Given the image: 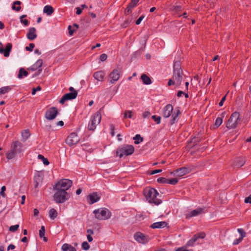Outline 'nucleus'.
I'll list each match as a JSON object with an SVG mask.
<instances>
[{"mask_svg": "<svg viewBox=\"0 0 251 251\" xmlns=\"http://www.w3.org/2000/svg\"><path fill=\"white\" fill-rule=\"evenodd\" d=\"M144 195L149 202L158 205L161 203V200L157 198L159 193L154 188L147 187L144 190Z\"/></svg>", "mask_w": 251, "mask_h": 251, "instance_id": "obj_1", "label": "nucleus"}, {"mask_svg": "<svg viewBox=\"0 0 251 251\" xmlns=\"http://www.w3.org/2000/svg\"><path fill=\"white\" fill-rule=\"evenodd\" d=\"M53 189L55 191L53 195V199L56 203H63L69 199L70 195L65 191L55 188V186L53 187Z\"/></svg>", "mask_w": 251, "mask_h": 251, "instance_id": "obj_2", "label": "nucleus"}, {"mask_svg": "<svg viewBox=\"0 0 251 251\" xmlns=\"http://www.w3.org/2000/svg\"><path fill=\"white\" fill-rule=\"evenodd\" d=\"M93 213L95 217L100 220H105L110 218L111 213L110 211L105 208H101L96 209Z\"/></svg>", "mask_w": 251, "mask_h": 251, "instance_id": "obj_3", "label": "nucleus"}, {"mask_svg": "<svg viewBox=\"0 0 251 251\" xmlns=\"http://www.w3.org/2000/svg\"><path fill=\"white\" fill-rule=\"evenodd\" d=\"M101 114L99 111L97 112L93 116L91 117L90 121L88 124V129L91 131H94L96 126L100 123L101 121Z\"/></svg>", "mask_w": 251, "mask_h": 251, "instance_id": "obj_4", "label": "nucleus"}, {"mask_svg": "<svg viewBox=\"0 0 251 251\" xmlns=\"http://www.w3.org/2000/svg\"><path fill=\"white\" fill-rule=\"evenodd\" d=\"M134 148L133 146L126 145L119 148L117 150V154L120 158L124 156L131 155L133 153Z\"/></svg>", "mask_w": 251, "mask_h": 251, "instance_id": "obj_5", "label": "nucleus"}, {"mask_svg": "<svg viewBox=\"0 0 251 251\" xmlns=\"http://www.w3.org/2000/svg\"><path fill=\"white\" fill-rule=\"evenodd\" d=\"M239 116V112H235L233 113L227 122L226 127L228 129L235 128L238 124Z\"/></svg>", "mask_w": 251, "mask_h": 251, "instance_id": "obj_6", "label": "nucleus"}, {"mask_svg": "<svg viewBox=\"0 0 251 251\" xmlns=\"http://www.w3.org/2000/svg\"><path fill=\"white\" fill-rule=\"evenodd\" d=\"M72 181L68 179H63L57 182L54 186L55 188H57L63 191L67 192L72 186Z\"/></svg>", "mask_w": 251, "mask_h": 251, "instance_id": "obj_7", "label": "nucleus"}, {"mask_svg": "<svg viewBox=\"0 0 251 251\" xmlns=\"http://www.w3.org/2000/svg\"><path fill=\"white\" fill-rule=\"evenodd\" d=\"M80 140L79 137L76 133H71L66 140V143L69 146H73L77 144Z\"/></svg>", "mask_w": 251, "mask_h": 251, "instance_id": "obj_8", "label": "nucleus"}, {"mask_svg": "<svg viewBox=\"0 0 251 251\" xmlns=\"http://www.w3.org/2000/svg\"><path fill=\"white\" fill-rule=\"evenodd\" d=\"M57 114V109L56 108L52 107L47 110L45 114V117L49 120H52L56 117Z\"/></svg>", "mask_w": 251, "mask_h": 251, "instance_id": "obj_9", "label": "nucleus"}, {"mask_svg": "<svg viewBox=\"0 0 251 251\" xmlns=\"http://www.w3.org/2000/svg\"><path fill=\"white\" fill-rule=\"evenodd\" d=\"M134 237L136 241L142 244H146L150 240V238L148 236H145L140 232L136 233L134 235Z\"/></svg>", "mask_w": 251, "mask_h": 251, "instance_id": "obj_10", "label": "nucleus"}, {"mask_svg": "<svg viewBox=\"0 0 251 251\" xmlns=\"http://www.w3.org/2000/svg\"><path fill=\"white\" fill-rule=\"evenodd\" d=\"M204 209L201 207H198L190 212L185 214V217L187 219H190L193 217L197 216L201 214L204 213Z\"/></svg>", "mask_w": 251, "mask_h": 251, "instance_id": "obj_11", "label": "nucleus"}, {"mask_svg": "<svg viewBox=\"0 0 251 251\" xmlns=\"http://www.w3.org/2000/svg\"><path fill=\"white\" fill-rule=\"evenodd\" d=\"M77 96V92H70L65 94L60 100L59 102L63 104L65 101L75 99Z\"/></svg>", "mask_w": 251, "mask_h": 251, "instance_id": "obj_12", "label": "nucleus"}, {"mask_svg": "<svg viewBox=\"0 0 251 251\" xmlns=\"http://www.w3.org/2000/svg\"><path fill=\"white\" fill-rule=\"evenodd\" d=\"M172 77L175 82L176 85L179 86L183 79V72H174Z\"/></svg>", "mask_w": 251, "mask_h": 251, "instance_id": "obj_13", "label": "nucleus"}, {"mask_svg": "<svg viewBox=\"0 0 251 251\" xmlns=\"http://www.w3.org/2000/svg\"><path fill=\"white\" fill-rule=\"evenodd\" d=\"M109 77L110 78V82L112 84L116 82L120 77L119 71L117 69H114L110 74Z\"/></svg>", "mask_w": 251, "mask_h": 251, "instance_id": "obj_14", "label": "nucleus"}, {"mask_svg": "<svg viewBox=\"0 0 251 251\" xmlns=\"http://www.w3.org/2000/svg\"><path fill=\"white\" fill-rule=\"evenodd\" d=\"M173 110V107L171 104H167L163 109V116L164 118H168L172 113Z\"/></svg>", "mask_w": 251, "mask_h": 251, "instance_id": "obj_15", "label": "nucleus"}, {"mask_svg": "<svg viewBox=\"0 0 251 251\" xmlns=\"http://www.w3.org/2000/svg\"><path fill=\"white\" fill-rule=\"evenodd\" d=\"M23 145L19 141L13 142L11 146L12 149L16 153H19L22 151Z\"/></svg>", "mask_w": 251, "mask_h": 251, "instance_id": "obj_16", "label": "nucleus"}, {"mask_svg": "<svg viewBox=\"0 0 251 251\" xmlns=\"http://www.w3.org/2000/svg\"><path fill=\"white\" fill-rule=\"evenodd\" d=\"M12 45L11 43H7L5 49L2 48H0V53H3L5 57H8L10 54V52L11 50Z\"/></svg>", "mask_w": 251, "mask_h": 251, "instance_id": "obj_17", "label": "nucleus"}, {"mask_svg": "<svg viewBox=\"0 0 251 251\" xmlns=\"http://www.w3.org/2000/svg\"><path fill=\"white\" fill-rule=\"evenodd\" d=\"M105 75V73L103 71L96 72L93 74V77L98 81H102Z\"/></svg>", "mask_w": 251, "mask_h": 251, "instance_id": "obj_18", "label": "nucleus"}, {"mask_svg": "<svg viewBox=\"0 0 251 251\" xmlns=\"http://www.w3.org/2000/svg\"><path fill=\"white\" fill-rule=\"evenodd\" d=\"M181 113L178 107H177L175 111L173 113L172 116V119L170 121V124L171 125L174 124L178 120V116Z\"/></svg>", "mask_w": 251, "mask_h": 251, "instance_id": "obj_19", "label": "nucleus"}, {"mask_svg": "<svg viewBox=\"0 0 251 251\" xmlns=\"http://www.w3.org/2000/svg\"><path fill=\"white\" fill-rule=\"evenodd\" d=\"M191 172V169L187 167H182L176 170V174L179 176H183Z\"/></svg>", "mask_w": 251, "mask_h": 251, "instance_id": "obj_20", "label": "nucleus"}, {"mask_svg": "<svg viewBox=\"0 0 251 251\" xmlns=\"http://www.w3.org/2000/svg\"><path fill=\"white\" fill-rule=\"evenodd\" d=\"M27 38L29 40H33L37 37L36 34V29L35 27H31L29 29L28 32L27 34Z\"/></svg>", "mask_w": 251, "mask_h": 251, "instance_id": "obj_21", "label": "nucleus"}, {"mask_svg": "<svg viewBox=\"0 0 251 251\" xmlns=\"http://www.w3.org/2000/svg\"><path fill=\"white\" fill-rule=\"evenodd\" d=\"M88 198L90 201L89 202L93 204L98 201L100 200V197L96 193H93L88 196Z\"/></svg>", "mask_w": 251, "mask_h": 251, "instance_id": "obj_22", "label": "nucleus"}, {"mask_svg": "<svg viewBox=\"0 0 251 251\" xmlns=\"http://www.w3.org/2000/svg\"><path fill=\"white\" fill-rule=\"evenodd\" d=\"M167 225L165 222H158L153 223L150 227L152 228H161L165 227Z\"/></svg>", "mask_w": 251, "mask_h": 251, "instance_id": "obj_23", "label": "nucleus"}, {"mask_svg": "<svg viewBox=\"0 0 251 251\" xmlns=\"http://www.w3.org/2000/svg\"><path fill=\"white\" fill-rule=\"evenodd\" d=\"M245 163V159L243 157H238L236 158L234 166L236 167H240L243 166Z\"/></svg>", "mask_w": 251, "mask_h": 251, "instance_id": "obj_24", "label": "nucleus"}, {"mask_svg": "<svg viewBox=\"0 0 251 251\" xmlns=\"http://www.w3.org/2000/svg\"><path fill=\"white\" fill-rule=\"evenodd\" d=\"M61 249L63 251H76L75 248L72 245L68 244H64L62 245Z\"/></svg>", "mask_w": 251, "mask_h": 251, "instance_id": "obj_25", "label": "nucleus"}, {"mask_svg": "<svg viewBox=\"0 0 251 251\" xmlns=\"http://www.w3.org/2000/svg\"><path fill=\"white\" fill-rule=\"evenodd\" d=\"M54 11L53 7L49 5H46L44 7L43 12L48 15H51Z\"/></svg>", "mask_w": 251, "mask_h": 251, "instance_id": "obj_26", "label": "nucleus"}, {"mask_svg": "<svg viewBox=\"0 0 251 251\" xmlns=\"http://www.w3.org/2000/svg\"><path fill=\"white\" fill-rule=\"evenodd\" d=\"M21 3V2L19 0L14 1L12 5V9L16 11H19L21 9L20 6Z\"/></svg>", "mask_w": 251, "mask_h": 251, "instance_id": "obj_27", "label": "nucleus"}, {"mask_svg": "<svg viewBox=\"0 0 251 251\" xmlns=\"http://www.w3.org/2000/svg\"><path fill=\"white\" fill-rule=\"evenodd\" d=\"M22 137V141L25 142L30 136L29 131L28 129H25L21 133Z\"/></svg>", "mask_w": 251, "mask_h": 251, "instance_id": "obj_28", "label": "nucleus"}, {"mask_svg": "<svg viewBox=\"0 0 251 251\" xmlns=\"http://www.w3.org/2000/svg\"><path fill=\"white\" fill-rule=\"evenodd\" d=\"M28 75V73L24 68H21L19 70L18 77L19 79H22L24 76H27Z\"/></svg>", "mask_w": 251, "mask_h": 251, "instance_id": "obj_29", "label": "nucleus"}, {"mask_svg": "<svg viewBox=\"0 0 251 251\" xmlns=\"http://www.w3.org/2000/svg\"><path fill=\"white\" fill-rule=\"evenodd\" d=\"M141 79L144 84L149 85L151 83V81L150 78L145 74H143L141 75Z\"/></svg>", "mask_w": 251, "mask_h": 251, "instance_id": "obj_30", "label": "nucleus"}, {"mask_svg": "<svg viewBox=\"0 0 251 251\" xmlns=\"http://www.w3.org/2000/svg\"><path fill=\"white\" fill-rule=\"evenodd\" d=\"M174 72H182L180 62L179 61H176L174 63Z\"/></svg>", "mask_w": 251, "mask_h": 251, "instance_id": "obj_31", "label": "nucleus"}, {"mask_svg": "<svg viewBox=\"0 0 251 251\" xmlns=\"http://www.w3.org/2000/svg\"><path fill=\"white\" fill-rule=\"evenodd\" d=\"M49 215L50 219L54 220L57 216V212L54 208H51L49 211Z\"/></svg>", "mask_w": 251, "mask_h": 251, "instance_id": "obj_32", "label": "nucleus"}, {"mask_svg": "<svg viewBox=\"0 0 251 251\" xmlns=\"http://www.w3.org/2000/svg\"><path fill=\"white\" fill-rule=\"evenodd\" d=\"M45 227L44 226H42L41 229L39 230V236L41 238H43V240L45 242L47 241V238L45 236Z\"/></svg>", "mask_w": 251, "mask_h": 251, "instance_id": "obj_33", "label": "nucleus"}, {"mask_svg": "<svg viewBox=\"0 0 251 251\" xmlns=\"http://www.w3.org/2000/svg\"><path fill=\"white\" fill-rule=\"evenodd\" d=\"M16 153L12 149L6 153V158L8 160L11 159L15 157Z\"/></svg>", "mask_w": 251, "mask_h": 251, "instance_id": "obj_34", "label": "nucleus"}, {"mask_svg": "<svg viewBox=\"0 0 251 251\" xmlns=\"http://www.w3.org/2000/svg\"><path fill=\"white\" fill-rule=\"evenodd\" d=\"M42 178L39 174H37L34 176V182L35 183V187L36 188L38 186L39 183L41 182Z\"/></svg>", "mask_w": 251, "mask_h": 251, "instance_id": "obj_35", "label": "nucleus"}, {"mask_svg": "<svg viewBox=\"0 0 251 251\" xmlns=\"http://www.w3.org/2000/svg\"><path fill=\"white\" fill-rule=\"evenodd\" d=\"M43 64L42 60L41 59L38 60L36 63L32 66V69L35 70L38 68H40L42 66Z\"/></svg>", "mask_w": 251, "mask_h": 251, "instance_id": "obj_36", "label": "nucleus"}, {"mask_svg": "<svg viewBox=\"0 0 251 251\" xmlns=\"http://www.w3.org/2000/svg\"><path fill=\"white\" fill-rule=\"evenodd\" d=\"M11 90L10 86L3 87L0 88V94H4Z\"/></svg>", "mask_w": 251, "mask_h": 251, "instance_id": "obj_37", "label": "nucleus"}, {"mask_svg": "<svg viewBox=\"0 0 251 251\" xmlns=\"http://www.w3.org/2000/svg\"><path fill=\"white\" fill-rule=\"evenodd\" d=\"M133 139L135 140L134 143L135 144H138L140 142L143 141V139L141 137L140 135L136 134L134 137H133Z\"/></svg>", "mask_w": 251, "mask_h": 251, "instance_id": "obj_38", "label": "nucleus"}, {"mask_svg": "<svg viewBox=\"0 0 251 251\" xmlns=\"http://www.w3.org/2000/svg\"><path fill=\"white\" fill-rule=\"evenodd\" d=\"M38 158L40 159H41L43 161V162L44 165H48L49 164V161H48V159L46 158H45L44 156H43L41 154H39L38 155Z\"/></svg>", "mask_w": 251, "mask_h": 251, "instance_id": "obj_39", "label": "nucleus"}, {"mask_svg": "<svg viewBox=\"0 0 251 251\" xmlns=\"http://www.w3.org/2000/svg\"><path fill=\"white\" fill-rule=\"evenodd\" d=\"M222 122H223L222 118L221 117H218L216 120L214 126L216 127H218L222 124Z\"/></svg>", "mask_w": 251, "mask_h": 251, "instance_id": "obj_40", "label": "nucleus"}, {"mask_svg": "<svg viewBox=\"0 0 251 251\" xmlns=\"http://www.w3.org/2000/svg\"><path fill=\"white\" fill-rule=\"evenodd\" d=\"M81 247L83 250L87 251L90 249V245L86 241H84L82 243Z\"/></svg>", "mask_w": 251, "mask_h": 251, "instance_id": "obj_41", "label": "nucleus"}, {"mask_svg": "<svg viewBox=\"0 0 251 251\" xmlns=\"http://www.w3.org/2000/svg\"><path fill=\"white\" fill-rule=\"evenodd\" d=\"M124 118H132V113L130 110L126 111L124 113Z\"/></svg>", "mask_w": 251, "mask_h": 251, "instance_id": "obj_42", "label": "nucleus"}, {"mask_svg": "<svg viewBox=\"0 0 251 251\" xmlns=\"http://www.w3.org/2000/svg\"><path fill=\"white\" fill-rule=\"evenodd\" d=\"M178 182V180L176 178H174L172 179H168L167 181V184H172V185H175Z\"/></svg>", "mask_w": 251, "mask_h": 251, "instance_id": "obj_43", "label": "nucleus"}, {"mask_svg": "<svg viewBox=\"0 0 251 251\" xmlns=\"http://www.w3.org/2000/svg\"><path fill=\"white\" fill-rule=\"evenodd\" d=\"M181 9V6L180 5H174L171 8V10L175 12L180 11Z\"/></svg>", "mask_w": 251, "mask_h": 251, "instance_id": "obj_44", "label": "nucleus"}, {"mask_svg": "<svg viewBox=\"0 0 251 251\" xmlns=\"http://www.w3.org/2000/svg\"><path fill=\"white\" fill-rule=\"evenodd\" d=\"M134 7V6L132 5H131L129 3L125 10V13L126 14H129L131 12V9Z\"/></svg>", "mask_w": 251, "mask_h": 251, "instance_id": "obj_45", "label": "nucleus"}, {"mask_svg": "<svg viewBox=\"0 0 251 251\" xmlns=\"http://www.w3.org/2000/svg\"><path fill=\"white\" fill-rule=\"evenodd\" d=\"M19 227V225H15L14 226H10L9 230L11 232H15L18 229Z\"/></svg>", "mask_w": 251, "mask_h": 251, "instance_id": "obj_46", "label": "nucleus"}, {"mask_svg": "<svg viewBox=\"0 0 251 251\" xmlns=\"http://www.w3.org/2000/svg\"><path fill=\"white\" fill-rule=\"evenodd\" d=\"M237 231L240 234V237L243 238L244 237H245L246 232L244 231V230L242 228H238Z\"/></svg>", "mask_w": 251, "mask_h": 251, "instance_id": "obj_47", "label": "nucleus"}, {"mask_svg": "<svg viewBox=\"0 0 251 251\" xmlns=\"http://www.w3.org/2000/svg\"><path fill=\"white\" fill-rule=\"evenodd\" d=\"M35 47V45L33 43H30L28 47H25V50L27 51H32Z\"/></svg>", "mask_w": 251, "mask_h": 251, "instance_id": "obj_48", "label": "nucleus"}, {"mask_svg": "<svg viewBox=\"0 0 251 251\" xmlns=\"http://www.w3.org/2000/svg\"><path fill=\"white\" fill-rule=\"evenodd\" d=\"M152 119L157 124H159L160 123L161 117L159 116H156L153 115L152 116Z\"/></svg>", "mask_w": 251, "mask_h": 251, "instance_id": "obj_49", "label": "nucleus"}, {"mask_svg": "<svg viewBox=\"0 0 251 251\" xmlns=\"http://www.w3.org/2000/svg\"><path fill=\"white\" fill-rule=\"evenodd\" d=\"M197 237L198 240L199 239H203L205 236V234L204 232H201L200 233H199L198 234H195Z\"/></svg>", "mask_w": 251, "mask_h": 251, "instance_id": "obj_50", "label": "nucleus"}, {"mask_svg": "<svg viewBox=\"0 0 251 251\" xmlns=\"http://www.w3.org/2000/svg\"><path fill=\"white\" fill-rule=\"evenodd\" d=\"M157 182L162 183H166L167 184L168 179L165 178L164 177H160L157 179Z\"/></svg>", "mask_w": 251, "mask_h": 251, "instance_id": "obj_51", "label": "nucleus"}, {"mask_svg": "<svg viewBox=\"0 0 251 251\" xmlns=\"http://www.w3.org/2000/svg\"><path fill=\"white\" fill-rule=\"evenodd\" d=\"M6 190V187L5 186H3L1 188V191L0 192V195L3 198L5 197V194L4 193V191Z\"/></svg>", "mask_w": 251, "mask_h": 251, "instance_id": "obj_52", "label": "nucleus"}, {"mask_svg": "<svg viewBox=\"0 0 251 251\" xmlns=\"http://www.w3.org/2000/svg\"><path fill=\"white\" fill-rule=\"evenodd\" d=\"M195 242L192 239H190L186 243V246L192 247L194 246Z\"/></svg>", "mask_w": 251, "mask_h": 251, "instance_id": "obj_53", "label": "nucleus"}, {"mask_svg": "<svg viewBox=\"0 0 251 251\" xmlns=\"http://www.w3.org/2000/svg\"><path fill=\"white\" fill-rule=\"evenodd\" d=\"M41 90V88L40 86H37L36 88H34L32 89V95H35L36 94V92L37 91H40Z\"/></svg>", "mask_w": 251, "mask_h": 251, "instance_id": "obj_54", "label": "nucleus"}, {"mask_svg": "<svg viewBox=\"0 0 251 251\" xmlns=\"http://www.w3.org/2000/svg\"><path fill=\"white\" fill-rule=\"evenodd\" d=\"M72 27L71 25H69L68 27L69 35L71 36H72L74 32L75 31V29H72Z\"/></svg>", "mask_w": 251, "mask_h": 251, "instance_id": "obj_55", "label": "nucleus"}, {"mask_svg": "<svg viewBox=\"0 0 251 251\" xmlns=\"http://www.w3.org/2000/svg\"><path fill=\"white\" fill-rule=\"evenodd\" d=\"M162 171L161 169L154 170L152 171H151L149 173L151 175H152L158 173H160Z\"/></svg>", "mask_w": 251, "mask_h": 251, "instance_id": "obj_56", "label": "nucleus"}, {"mask_svg": "<svg viewBox=\"0 0 251 251\" xmlns=\"http://www.w3.org/2000/svg\"><path fill=\"white\" fill-rule=\"evenodd\" d=\"M107 55L105 53H103L100 55V60L101 61H104L107 59Z\"/></svg>", "mask_w": 251, "mask_h": 251, "instance_id": "obj_57", "label": "nucleus"}, {"mask_svg": "<svg viewBox=\"0 0 251 251\" xmlns=\"http://www.w3.org/2000/svg\"><path fill=\"white\" fill-rule=\"evenodd\" d=\"M110 129L111 130V134L112 136H114L115 135L114 131L115 129V126L113 124H111L110 125Z\"/></svg>", "mask_w": 251, "mask_h": 251, "instance_id": "obj_58", "label": "nucleus"}, {"mask_svg": "<svg viewBox=\"0 0 251 251\" xmlns=\"http://www.w3.org/2000/svg\"><path fill=\"white\" fill-rule=\"evenodd\" d=\"M144 17L145 16L143 15L140 16L136 21V24L137 25H139L141 23L142 21L144 18Z\"/></svg>", "mask_w": 251, "mask_h": 251, "instance_id": "obj_59", "label": "nucleus"}, {"mask_svg": "<svg viewBox=\"0 0 251 251\" xmlns=\"http://www.w3.org/2000/svg\"><path fill=\"white\" fill-rule=\"evenodd\" d=\"M243 239V238L240 237L239 239L235 240L233 243V245H238L242 241Z\"/></svg>", "mask_w": 251, "mask_h": 251, "instance_id": "obj_60", "label": "nucleus"}, {"mask_svg": "<svg viewBox=\"0 0 251 251\" xmlns=\"http://www.w3.org/2000/svg\"><path fill=\"white\" fill-rule=\"evenodd\" d=\"M20 21L22 23H23L25 25L27 26L29 24V22L26 19H21Z\"/></svg>", "mask_w": 251, "mask_h": 251, "instance_id": "obj_61", "label": "nucleus"}, {"mask_svg": "<svg viewBox=\"0 0 251 251\" xmlns=\"http://www.w3.org/2000/svg\"><path fill=\"white\" fill-rule=\"evenodd\" d=\"M244 201L247 203H251V194L249 197L245 198Z\"/></svg>", "mask_w": 251, "mask_h": 251, "instance_id": "obj_62", "label": "nucleus"}, {"mask_svg": "<svg viewBox=\"0 0 251 251\" xmlns=\"http://www.w3.org/2000/svg\"><path fill=\"white\" fill-rule=\"evenodd\" d=\"M139 1V0H131L129 4H130L131 5H132L133 6L135 7Z\"/></svg>", "mask_w": 251, "mask_h": 251, "instance_id": "obj_63", "label": "nucleus"}, {"mask_svg": "<svg viewBox=\"0 0 251 251\" xmlns=\"http://www.w3.org/2000/svg\"><path fill=\"white\" fill-rule=\"evenodd\" d=\"M151 115V113L149 111H145L143 113V117L146 118Z\"/></svg>", "mask_w": 251, "mask_h": 251, "instance_id": "obj_64", "label": "nucleus"}]
</instances>
